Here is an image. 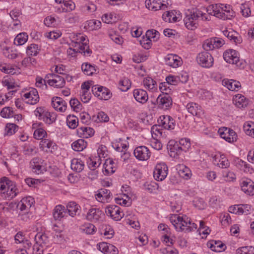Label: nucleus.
Instances as JSON below:
<instances>
[{
  "label": "nucleus",
  "mask_w": 254,
  "mask_h": 254,
  "mask_svg": "<svg viewBox=\"0 0 254 254\" xmlns=\"http://www.w3.org/2000/svg\"><path fill=\"white\" fill-rule=\"evenodd\" d=\"M239 54L238 52L233 49L226 50L223 55L224 60L228 63L235 64L237 66H241L242 63L239 64Z\"/></svg>",
  "instance_id": "nucleus-11"
},
{
  "label": "nucleus",
  "mask_w": 254,
  "mask_h": 254,
  "mask_svg": "<svg viewBox=\"0 0 254 254\" xmlns=\"http://www.w3.org/2000/svg\"><path fill=\"white\" fill-rule=\"evenodd\" d=\"M18 128V126L14 124L8 123L6 125L5 131L7 135H11L14 133Z\"/></svg>",
  "instance_id": "nucleus-64"
},
{
  "label": "nucleus",
  "mask_w": 254,
  "mask_h": 254,
  "mask_svg": "<svg viewBox=\"0 0 254 254\" xmlns=\"http://www.w3.org/2000/svg\"><path fill=\"white\" fill-rule=\"evenodd\" d=\"M164 60L166 64L173 68H177L183 63L181 58L175 54H168Z\"/></svg>",
  "instance_id": "nucleus-15"
},
{
  "label": "nucleus",
  "mask_w": 254,
  "mask_h": 254,
  "mask_svg": "<svg viewBox=\"0 0 254 254\" xmlns=\"http://www.w3.org/2000/svg\"><path fill=\"white\" fill-rule=\"evenodd\" d=\"M159 33L154 29L148 30L146 33V37L149 38L150 40H153V41H157L159 38Z\"/></svg>",
  "instance_id": "nucleus-63"
},
{
  "label": "nucleus",
  "mask_w": 254,
  "mask_h": 254,
  "mask_svg": "<svg viewBox=\"0 0 254 254\" xmlns=\"http://www.w3.org/2000/svg\"><path fill=\"white\" fill-rule=\"evenodd\" d=\"M78 132L86 138L92 136L94 133V130L93 128L86 127H80L78 129Z\"/></svg>",
  "instance_id": "nucleus-50"
},
{
  "label": "nucleus",
  "mask_w": 254,
  "mask_h": 254,
  "mask_svg": "<svg viewBox=\"0 0 254 254\" xmlns=\"http://www.w3.org/2000/svg\"><path fill=\"white\" fill-rule=\"evenodd\" d=\"M76 37L75 39L72 40L71 44L73 48L70 47L67 49L68 55L74 57L77 53H79L83 54L84 56H90L92 51L87 44L88 40L86 39V37L81 34H78Z\"/></svg>",
  "instance_id": "nucleus-3"
},
{
  "label": "nucleus",
  "mask_w": 254,
  "mask_h": 254,
  "mask_svg": "<svg viewBox=\"0 0 254 254\" xmlns=\"http://www.w3.org/2000/svg\"><path fill=\"white\" fill-rule=\"evenodd\" d=\"M45 79H48L47 83L49 85L56 88H62L65 84L64 77L54 73L47 74L45 76Z\"/></svg>",
  "instance_id": "nucleus-8"
},
{
  "label": "nucleus",
  "mask_w": 254,
  "mask_h": 254,
  "mask_svg": "<svg viewBox=\"0 0 254 254\" xmlns=\"http://www.w3.org/2000/svg\"><path fill=\"white\" fill-rule=\"evenodd\" d=\"M48 79H46L45 78L43 79L41 77L37 76L36 78V86L38 88H40L42 90H46L48 88L46 84Z\"/></svg>",
  "instance_id": "nucleus-58"
},
{
  "label": "nucleus",
  "mask_w": 254,
  "mask_h": 254,
  "mask_svg": "<svg viewBox=\"0 0 254 254\" xmlns=\"http://www.w3.org/2000/svg\"><path fill=\"white\" fill-rule=\"evenodd\" d=\"M35 200L33 197L28 196L23 197L17 204V207L21 212L28 211L34 204Z\"/></svg>",
  "instance_id": "nucleus-18"
},
{
  "label": "nucleus",
  "mask_w": 254,
  "mask_h": 254,
  "mask_svg": "<svg viewBox=\"0 0 254 254\" xmlns=\"http://www.w3.org/2000/svg\"><path fill=\"white\" fill-rule=\"evenodd\" d=\"M28 36L26 33L22 32L18 34L14 40V44L21 46L25 44L28 40Z\"/></svg>",
  "instance_id": "nucleus-42"
},
{
  "label": "nucleus",
  "mask_w": 254,
  "mask_h": 254,
  "mask_svg": "<svg viewBox=\"0 0 254 254\" xmlns=\"http://www.w3.org/2000/svg\"><path fill=\"white\" fill-rule=\"evenodd\" d=\"M67 216V211L64 206L58 205L56 206L53 212V217L55 220L61 221L63 218Z\"/></svg>",
  "instance_id": "nucleus-28"
},
{
  "label": "nucleus",
  "mask_w": 254,
  "mask_h": 254,
  "mask_svg": "<svg viewBox=\"0 0 254 254\" xmlns=\"http://www.w3.org/2000/svg\"><path fill=\"white\" fill-rule=\"evenodd\" d=\"M160 124L162 127L168 130L174 129L176 127V121L171 116L168 115L161 116L159 118Z\"/></svg>",
  "instance_id": "nucleus-16"
},
{
  "label": "nucleus",
  "mask_w": 254,
  "mask_h": 254,
  "mask_svg": "<svg viewBox=\"0 0 254 254\" xmlns=\"http://www.w3.org/2000/svg\"><path fill=\"white\" fill-rule=\"evenodd\" d=\"M243 129L246 134L254 138V122L248 121L244 123Z\"/></svg>",
  "instance_id": "nucleus-40"
},
{
  "label": "nucleus",
  "mask_w": 254,
  "mask_h": 254,
  "mask_svg": "<svg viewBox=\"0 0 254 254\" xmlns=\"http://www.w3.org/2000/svg\"><path fill=\"white\" fill-rule=\"evenodd\" d=\"M133 95L135 100L142 104L148 101V96L147 92L142 89H135L133 91Z\"/></svg>",
  "instance_id": "nucleus-20"
},
{
  "label": "nucleus",
  "mask_w": 254,
  "mask_h": 254,
  "mask_svg": "<svg viewBox=\"0 0 254 254\" xmlns=\"http://www.w3.org/2000/svg\"><path fill=\"white\" fill-rule=\"evenodd\" d=\"M35 241L36 242V245L42 246L43 245L47 244L48 242V238L46 234L38 233L35 236Z\"/></svg>",
  "instance_id": "nucleus-43"
},
{
  "label": "nucleus",
  "mask_w": 254,
  "mask_h": 254,
  "mask_svg": "<svg viewBox=\"0 0 254 254\" xmlns=\"http://www.w3.org/2000/svg\"><path fill=\"white\" fill-rule=\"evenodd\" d=\"M81 69L84 74L91 75L96 73L97 67L88 63H84L81 65Z\"/></svg>",
  "instance_id": "nucleus-37"
},
{
  "label": "nucleus",
  "mask_w": 254,
  "mask_h": 254,
  "mask_svg": "<svg viewBox=\"0 0 254 254\" xmlns=\"http://www.w3.org/2000/svg\"><path fill=\"white\" fill-rule=\"evenodd\" d=\"M222 176L227 182H233L236 179V175L233 172L227 170L223 171Z\"/></svg>",
  "instance_id": "nucleus-59"
},
{
  "label": "nucleus",
  "mask_w": 254,
  "mask_h": 254,
  "mask_svg": "<svg viewBox=\"0 0 254 254\" xmlns=\"http://www.w3.org/2000/svg\"><path fill=\"white\" fill-rule=\"evenodd\" d=\"M116 168V165L112 159H107L103 165V172L106 175L113 174Z\"/></svg>",
  "instance_id": "nucleus-25"
},
{
  "label": "nucleus",
  "mask_w": 254,
  "mask_h": 254,
  "mask_svg": "<svg viewBox=\"0 0 254 254\" xmlns=\"http://www.w3.org/2000/svg\"><path fill=\"white\" fill-rule=\"evenodd\" d=\"M98 249L105 254H118V249L113 245L106 243H100L97 245Z\"/></svg>",
  "instance_id": "nucleus-19"
},
{
  "label": "nucleus",
  "mask_w": 254,
  "mask_h": 254,
  "mask_svg": "<svg viewBox=\"0 0 254 254\" xmlns=\"http://www.w3.org/2000/svg\"><path fill=\"white\" fill-rule=\"evenodd\" d=\"M23 152L25 155L32 156L37 153V149L33 145L25 144L23 146Z\"/></svg>",
  "instance_id": "nucleus-47"
},
{
  "label": "nucleus",
  "mask_w": 254,
  "mask_h": 254,
  "mask_svg": "<svg viewBox=\"0 0 254 254\" xmlns=\"http://www.w3.org/2000/svg\"><path fill=\"white\" fill-rule=\"evenodd\" d=\"M115 202L117 204L125 206H129L131 204V201L130 200V197L126 198V197H118L115 199Z\"/></svg>",
  "instance_id": "nucleus-56"
},
{
  "label": "nucleus",
  "mask_w": 254,
  "mask_h": 254,
  "mask_svg": "<svg viewBox=\"0 0 254 254\" xmlns=\"http://www.w3.org/2000/svg\"><path fill=\"white\" fill-rule=\"evenodd\" d=\"M144 87L149 91L155 92L157 91V84L156 82L150 77L145 78L143 81Z\"/></svg>",
  "instance_id": "nucleus-31"
},
{
  "label": "nucleus",
  "mask_w": 254,
  "mask_h": 254,
  "mask_svg": "<svg viewBox=\"0 0 254 254\" xmlns=\"http://www.w3.org/2000/svg\"><path fill=\"white\" fill-rule=\"evenodd\" d=\"M131 82L127 77H124L120 80L119 85L122 91H127L131 87Z\"/></svg>",
  "instance_id": "nucleus-46"
},
{
  "label": "nucleus",
  "mask_w": 254,
  "mask_h": 254,
  "mask_svg": "<svg viewBox=\"0 0 254 254\" xmlns=\"http://www.w3.org/2000/svg\"><path fill=\"white\" fill-rule=\"evenodd\" d=\"M170 221L178 232L189 233L197 228V225L192 223L190 219L185 215L181 216L178 214H172L170 217Z\"/></svg>",
  "instance_id": "nucleus-4"
},
{
  "label": "nucleus",
  "mask_w": 254,
  "mask_h": 254,
  "mask_svg": "<svg viewBox=\"0 0 254 254\" xmlns=\"http://www.w3.org/2000/svg\"><path fill=\"white\" fill-rule=\"evenodd\" d=\"M168 149L170 151V156L173 157L179 155L183 151L177 143V141L173 140L169 141Z\"/></svg>",
  "instance_id": "nucleus-30"
},
{
  "label": "nucleus",
  "mask_w": 254,
  "mask_h": 254,
  "mask_svg": "<svg viewBox=\"0 0 254 254\" xmlns=\"http://www.w3.org/2000/svg\"><path fill=\"white\" fill-rule=\"evenodd\" d=\"M162 18L166 22L172 23L177 22L179 17L173 11H166L162 15Z\"/></svg>",
  "instance_id": "nucleus-45"
},
{
  "label": "nucleus",
  "mask_w": 254,
  "mask_h": 254,
  "mask_svg": "<svg viewBox=\"0 0 254 254\" xmlns=\"http://www.w3.org/2000/svg\"><path fill=\"white\" fill-rule=\"evenodd\" d=\"M87 146V142L82 139H79L73 142L71 144L73 150L76 151H81Z\"/></svg>",
  "instance_id": "nucleus-41"
},
{
  "label": "nucleus",
  "mask_w": 254,
  "mask_h": 254,
  "mask_svg": "<svg viewBox=\"0 0 254 254\" xmlns=\"http://www.w3.org/2000/svg\"><path fill=\"white\" fill-rule=\"evenodd\" d=\"M241 189L246 194L250 195L254 194V182L251 180L247 179L241 183Z\"/></svg>",
  "instance_id": "nucleus-21"
},
{
  "label": "nucleus",
  "mask_w": 254,
  "mask_h": 254,
  "mask_svg": "<svg viewBox=\"0 0 254 254\" xmlns=\"http://www.w3.org/2000/svg\"><path fill=\"white\" fill-rule=\"evenodd\" d=\"M84 167V163L81 160L74 158L71 160V168L73 170L77 172H80L83 170Z\"/></svg>",
  "instance_id": "nucleus-39"
},
{
  "label": "nucleus",
  "mask_w": 254,
  "mask_h": 254,
  "mask_svg": "<svg viewBox=\"0 0 254 254\" xmlns=\"http://www.w3.org/2000/svg\"><path fill=\"white\" fill-rule=\"evenodd\" d=\"M222 84L231 91H238L241 87V84L238 81L233 79H224Z\"/></svg>",
  "instance_id": "nucleus-26"
},
{
  "label": "nucleus",
  "mask_w": 254,
  "mask_h": 254,
  "mask_svg": "<svg viewBox=\"0 0 254 254\" xmlns=\"http://www.w3.org/2000/svg\"><path fill=\"white\" fill-rule=\"evenodd\" d=\"M224 35L227 37L232 42L236 44H240L242 42V38L238 33L236 31L230 29L223 31Z\"/></svg>",
  "instance_id": "nucleus-27"
},
{
  "label": "nucleus",
  "mask_w": 254,
  "mask_h": 254,
  "mask_svg": "<svg viewBox=\"0 0 254 254\" xmlns=\"http://www.w3.org/2000/svg\"><path fill=\"white\" fill-rule=\"evenodd\" d=\"M36 63V60L35 58L28 56L23 59L22 61L21 64L24 67H30L31 66H35Z\"/></svg>",
  "instance_id": "nucleus-55"
},
{
  "label": "nucleus",
  "mask_w": 254,
  "mask_h": 254,
  "mask_svg": "<svg viewBox=\"0 0 254 254\" xmlns=\"http://www.w3.org/2000/svg\"><path fill=\"white\" fill-rule=\"evenodd\" d=\"M236 254H254V247L252 246L240 247L236 250Z\"/></svg>",
  "instance_id": "nucleus-51"
},
{
  "label": "nucleus",
  "mask_w": 254,
  "mask_h": 254,
  "mask_svg": "<svg viewBox=\"0 0 254 254\" xmlns=\"http://www.w3.org/2000/svg\"><path fill=\"white\" fill-rule=\"evenodd\" d=\"M145 5L148 9L154 11L166 8V4H161L160 0H146Z\"/></svg>",
  "instance_id": "nucleus-23"
},
{
  "label": "nucleus",
  "mask_w": 254,
  "mask_h": 254,
  "mask_svg": "<svg viewBox=\"0 0 254 254\" xmlns=\"http://www.w3.org/2000/svg\"><path fill=\"white\" fill-rule=\"evenodd\" d=\"M10 187L8 188L9 191L7 192L6 196L9 198H13L19 193V190L13 182L12 181V184H10Z\"/></svg>",
  "instance_id": "nucleus-48"
},
{
  "label": "nucleus",
  "mask_w": 254,
  "mask_h": 254,
  "mask_svg": "<svg viewBox=\"0 0 254 254\" xmlns=\"http://www.w3.org/2000/svg\"><path fill=\"white\" fill-rule=\"evenodd\" d=\"M106 215L115 221H119L124 216V213L121 208L115 205H109L105 208Z\"/></svg>",
  "instance_id": "nucleus-10"
},
{
  "label": "nucleus",
  "mask_w": 254,
  "mask_h": 254,
  "mask_svg": "<svg viewBox=\"0 0 254 254\" xmlns=\"http://www.w3.org/2000/svg\"><path fill=\"white\" fill-rule=\"evenodd\" d=\"M233 102L239 108H245L249 104V100L244 96L239 94L235 96Z\"/></svg>",
  "instance_id": "nucleus-32"
},
{
  "label": "nucleus",
  "mask_w": 254,
  "mask_h": 254,
  "mask_svg": "<svg viewBox=\"0 0 254 254\" xmlns=\"http://www.w3.org/2000/svg\"><path fill=\"white\" fill-rule=\"evenodd\" d=\"M80 206L74 201L69 202L66 205L67 214L73 217L79 213Z\"/></svg>",
  "instance_id": "nucleus-33"
},
{
  "label": "nucleus",
  "mask_w": 254,
  "mask_h": 254,
  "mask_svg": "<svg viewBox=\"0 0 254 254\" xmlns=\"http://www.w3.org/2000/svg\"><path fill=\"white\" fill-rule=\"evenodd\" d=\"M69 104L71 108L76 112L82 109V104L77 99H71L69 101Z\"/></svg>",
  "instance_id": "nucleus-61"
},
{
  "label": "nucleus",
  "mask_w": 254,
  "mask_h": 254,
  "mask_svg": "<svg viewBox=\"0 0 254 254\" xmlns=\"http://www.w3.org/2000/svg\"><path fill=\"white\" fill-rule=\"evenodd\" d=\"M237 210L239 211V215H248L251 210V206L249 204H238Z\"/></svg>",
  "instance_id": "nucleus-54"
},
{
  "label": "nucleus",
  "mask_w": 254,
  "mask_h": 254,
  "mask_svg": "<svg viewBox=\"0 0 254 254\" xmlns=\"http://www.w3.org/2000/svg\"><path fill=\"white\" fill-rule=\"evenodd\" d=\"M18 217L21 220L24 222H29L33 218L34 215L32 212L28 210L19 213Z\"/></svg>",
  "instance_id": "nucleus-57"
},
{
  "label": "nucleus",
  "mask_w": 254,
  "mask_h": 254,
  "mask_svg": "<svg viewBox=\"0 0 254 254\" xmlns=\"http://www.w3.org/2000/svg\"><path fill=\"white\" fill-rule=\"evenodd\" d=\"M186 108L192 115L200 116L202 112L201 107L194 102L189 103L186 106Z\"/></svg>",
  "instance_id": "nucleus-35"
},
{
  "label": "nucleus",
  "mask_w": 254,
  "mask_h": 254,
  "mask_svg": "<svg viewBox=\"0 0 254 254\" xmlns=\"http://www.w3.org/2000/svg\"><path fill=\"white\" fill-rule=\"evenodd\" d=\"M208 15L215 16L223 20L231 19L235 16L232 6L228 4L217 3L211 4L206 8Z\"/></svg>",
  "instance_id": "nucleus-1"
},
{
  "label": "nucleus",
  "mask_w": 254,
  "mask_h": 254,
  "mask_svg": "<svg viewBox=\"0 0 254 254\" xmlns=\"http://www.w3.org/2000/svg\"><path fill=\"white\" fill-rule=\"evenodd\" d=\"M200 19L203 21H209L211 16L199 9L194 8L190 10H188L186 12L183 21L185 27L188 30H194L198 27Z\"/></svg>",
  "instance_id": "nucleus-2"
},
{
  "label": "nucleus",
  "mask_w": 254,
  "mask_h": 254,
  "mask_svg": "<svg viewBox=\"0 0 254 254\" xmlns=\"http://www.w3.org/2000/svg\"><path fill=\"white\" fill-rule=\"evenodd\" d=\"M135 157L139 161H146L151 156V152L145 146L136 147L133 152Z\"/></svg>",
  "instance_id": "nucleus-13"
},
{
  "label": "nucleus",
  "mask_w": 254,
  "mask_h": 254,
  "mask_svg": "<svg viewBox=\"0 0 254 254\" xmlns=\"http://www.w3.org/2000/svg\"><path fill=\"white\" fill-rule=\"evenodd\" d=\"M47 133L46 131L42 127H39L36 129L34 132L33 136L34 138L37 140H42L47 136Z\"/></svg>",
  "instance_id": "nucleus-53"
},
{
  "label": "nucleus",
  "mask_w": 254,
  "mask_h": 254,
  "mask_svg": "<svg viewBox=\"0 0 254 254\" xmlns=\"http://www.w3.org/2000/svg\"><path fill=\"white\" fill-rule=\"evenodd\" d=\"M48 111L44 107H37L34 111L35 115L39 120L43 121Z\"/></svg>",
  "instance_id": "nucleus-52"
},
{
  "label": "nucleus",
  "mask_w": 254,
  "mask_h": 254,
  "mask_svg": "<svg viewBox=\"0 0 254 254\" xmlns=\"http://www.w3.org/2000/svg\"><path fill=\"white\" fill-rule=\"evenodd\" d=\"M39 160L40 159L39 158H34L30 162L33 172L37 174L43 173L44 171H45L44 167L37 164Z\"/></svg>",
  "instance_id": "nucleus-36"
},
{
  "label": "nucleus",
  "mask_w": 254,
  "mask_h": 254,
  "mask_svg": "<svg viewBox=\"0 0 254 254\" xmlns=\"http://www.w3.org/2000/svg\"><path fill=\"white\" fill-rule=\"evenodd\" d=\"M168 167L164 163L157 164L153 172V177L158 181L164 180L168 174Z\"/></svg>",
  "instance_id": "nucleus-12"
},
{
  "label": "nucleus",
  "mask_w": 254,
  "mask_h": 254,
  "mask_svg": "<svg viewBox=\"0 0 254 254\" xmlns=\"http://www.w3.org/2000/svg\"><path fill=\"white\" fill-rule=\"evenodd\" d=\"M21 94L22 99L25 102L30 105H35L39 101V96L38 91L34 88H29L27 92Z\"/></svg>",
  "instance_id": "nucleus-6"
},
{
  "label": "nucleus",
  "mask_w": 254,
  "mask_h": 254,
  "mask_svg": "<svg viewBox=\"0 0 254 254\" xmlns=\"http://www.w3.org/2000/svg\"><path fill=\"white\" fill-rule=\"evenodd\" d=\"M78 119L74 116L68 115L66 118V124L70 128L74 129L77 127Z\"/></svg>",
  "instance_id": "nucleus-49"
},
{
  "label": "nucleus",
  "mask_w": 254,
  "mask_h": 254,
  "mask_svg": "<svg viewBox=\"0 0 254 254\" xmlns=\"http://www.w3.org/2000/svg\"><path fill=\"white\" fill-rule=\"evenodd\" d=\"M218 132L221 138L229 143H233L237 141V133L230 128L221 127L218 129Z\"/></svg>",
  "instance_id": "nucleus-9"
},
{
  "label": "nucleus",
  "mask_w": 254,
  "mask_h": 254,
  "mask_svg": "<svg viewBox=\"0 0 254 254\" xmlns=\"http://www.w3.org/2000/svg\"><path fill=\"white\" fill-rule=\"evenodd\" d=\"M156 101L158 108L163 110H167L172 105V98L167 93L159 95Z\"/></svg>",
  "instance_id": "nucleus-14"
},
{
  "label": "nucleus",
  "mask_w": 254,
  "mask_h": 254,
  "mask_svg": "<svg viewBox=\"0 0 254 254\" xmlns=\"http://www.w3.org/2000/svg\"><path fill=\"white\" fill-rule=\"evenodd\" d=\"M75 7L74 3L71 0H65L63 2V5H61V7L58 8L57 11L59 12H69Z\"/></svg>",
  "instance_id": "nucleus-34"
},
{
  "label": "nucleus",
  "mask_w": 254,
  "mask_h": 254,
  "mask_svg": "<svg viewBox=\"0 0 254 254\" xmlns=\"http://www.w3.org/2000/svg\"><path fill=\"white\" fill-rule=\"evenodd\" d=\"M196 61L198 64L205 68L211 67L214 62L212 55L207 52L199 53L196 57Z\"/></svg>",
  "instance_id": "nucleus-7"
},
{
  "label": "nucleus",
  "mask_w": 254,
  "mask_h": 254,
  "mask_svg": "<svg viewBox=\"0 0 254 254\" xmlns=\"http://www.w3.org/2000/svg\"><path fill=\"white\" fill-rule=\"evenodd\" d=\"M92 92L94 96L100 100H108L112 96L111 92L108 88L98 85L92 87Z\"/></svg>",
  "instance_id": "nucleus-5"
},
{
  "label": "nucleus",
  "mask_w": 254,
  "mask_h": 254,
  "mask_svg": "<svg viewBox=\"0 0 254 254\" xmlns=\"http://www.w3.org/2000/svg\"><path fill=\"white\" fill-rule=\"evenodd\" d=\"M10 184H12V181L6 177H3L0 181V192L3 194H6L9 191L8 188L10 187Z\"/></svg>",
  "instance_id": "nucleus-38"
},
{
  "label": "nucleus",
  "mask_w": 254,
  "mask_h": 254,
  "mask_svg": "<svg viewBox=\"0 0 254 254\" xmlns=\"http://www.w3.org/2000/svg\"><path fill=\"white\" fill-rule=\"evenodd\" d=\"M103 213L99 208H92L90 209L87 214L86 218L91 222H97L100 220Z\"/></svg>",
  "instance_id": "nucleus-24"
},
{
  "label": "nucleus",
  "mask_w": 254,
  "mask_h": 254,
  "mask_svg": "<svg viewBox=\"0 0 254 254\" xmlns=\"http://www.w3.org/2000/svg\"><path fill=\"white\" fill-rule=\"evenodd\" d=\"M177 143L183 151L186 152L190 147V142L187 138H182Z\"/></svg>",
  "instance_id": "nucleus-62"
},
{
  "label": "nucleus",
  "mask_w": 254,
  "mask_h": 254,
  "mask_svg": "<svg viewBox=\"0 0 254 254\" xmlns=\"http://www.w3.org/2000/svg\"><path fill=\"white\" fill-rule=\"evenodd\" d=\"M0 115L3 118H9L13 117L14 112L9 107L3 108L0 112Z\"/></svg>",
  "instance_id": "nucleus-60"
},
{
  "label": "nucleus",
  "mask_w": 254,
  "mask_h": 254,
  "mask_svg": "<svg viewBox=\"0 0 254 254\" xmlns=\"http://www.w3.org/2000/svg\"><path fill=\"white\" fill-rule=\"evenodd\" d=\"M66 105V102L61 97H54L52 98V105L57 111L61 112L65 111Z\"/></svg>",
  "instance_id": "nucleus-22"
},
{
  "label": "nucleus",
  "mask_w": 254,
  "mask_h": 254,
  "mask_svg": "<svg viewBox=\"0 0 254 254\" xmlns=\"http://www.w3.org/2000/svg\"><path fill=\"white\" fill-rule=\"evenodd\" d=\"M40 147L47 152L54 153L58 149V146L53 140L44 139L40 141Z\"/></svg>",
  "instance_id": "nucleus-17"
},
{
  "label": "nucleus",
  "mask_w": 254,
  "mask_h": 254,
  "mask_svg": "<svg viewBox=\"0 0 254 254\" xmlns=\"http://www.w3.org/2000/svg\"><path fill=\"white\" fill-rule=\"evenodd\" d=\"M40 50L38 45L35 44H31L26 48V54L28 56H36Z\"/></svg>",
  "instance_id": "nucleus-44"
},
{
  "label": "nucleus",
  "mask_w": 254,
  "mask_h": 254,
  "mask_svg": "<svg viewBox=\"0 0 254 254\" xmlns=\"http://www.w3.org/2000/svg\"><path fill=\"white\" fill-rule=\"evenodd\" d=\"M207 245L212 251L217 253L224 251L227 248L226 245L221 241L212 240L208 242Z\"/></svg>",
  "instance_id": "nucleus-29"
}]
</instances>
